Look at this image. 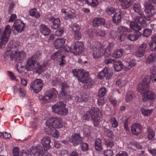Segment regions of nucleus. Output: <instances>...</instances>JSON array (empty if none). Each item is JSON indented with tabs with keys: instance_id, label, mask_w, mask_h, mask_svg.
I'll use <instances>...</instances> for the list:
<instances>
[{
	"instance_id": "f257e3e1",
	"label": "nucleus",
	"mask_w": 156,
	"mask_h": 156,
	"mask_svg": "<svg viewBox=\"0 0 156 156\" xmlns=\"http://www.w3.org/2000/svg\"><path fill=\"white\" fill-rule=\"evenodd\" d=\"M133 8L135 12L143 17H144L147 21L150 20V17L154 15L156 13L155 6L148 3H146L145 4L144 11L146 16L144 14L139 3H135L133 5Z\"/></svg>"
},
{
	"instance_id": "f03ea898",
	"label": "nucleus",
	"mask_w": 156,
	"mask_h": 156,
	"mask_svg": "<svg viewBox=\"0 0 156 156\" xmlns=\"http://www.w3.org/2000/svg\"><path fill=\"white\" fill-rule=\"evenodd\" d=\"M151 74V77L149 76H146L143 80L142 82L139 83L138 87V91L142 93L143 91L147 90L149 87V84L151 80L153 82L156 81V65L154 64L150 69Z\"/></svg>"
},
{
	"instance_id": "7ed1b4c3",
	"label": "nucleus",
	"mask_w": 156,
	"mask_h": 156,
	"mask_svg": "<svg viewBox=\"0 0 156 156\" xmlns=\"http://www.w3.org/2000/svg\"><path fill=\"white\" fill-rule=\"evenodd\" d=\"M99 112V109L98 108L92 107L83 115V118L85 120L91 119L93 122L94 126H98L99 125L100 119Z\"/></svg>"
},
{
	"instance_id": "20e7f679",
	"label": "nucleus",
	"mask_w": 156,
	"mask_h": 156,
	"mask_svg": "<svg viewBox=\"0 0 156 156\" xmlns=\"http://www.w3.org/2000/svg\"><path fill=\"white\" fill-rule=\"evenodd\" d=\"M5 54L9 56L11 60L16 62H19L26 57V54L23 51H18V50H14L13 48L9 47L7 48Z\"/></svg>"
},
{
	"instance_id": "39448f33",
	"label": "nucleus",
	"mask_w": 156,
	"mask_h": 156,
	"mask_svg": "<svg viewBox=\"0 0 156 156\" xmlns=\"http://www.w3.org/2000/svg\"><path fill=\"white\" fill-rule=\"evenodd\" d=\"M58 94V91L55 88H52L46 91L44 96L39 95L38 98L40 100L43 101L45 103H48L56 97Z\"/></svg>"
},
{
	"instance_id": "423d86ee",
	"label": "nucleus",
	"mask_w": 156,
	"mask_h": 156,
	"mask_svg": "<svg viewBox=\"0 0 156 156\" xmlns=\"http://www.w3.org/2000/svg\"><path fill=\"white\" fill-rule=\"evenodd\" d=\"M44 150L41 145H38L36 147H31L28 150V152L31 156H50L48 152Z\"/></svg>"
},
{
	"instance_id": "0eeeda50",
	"label": "nucleus",
	"mask_w": 156,
	"mask_h": 156,
	"mask_svg": "<svg viewBox=\"0 0 156 156\" xmlns=\"http://www.w3.org/2000/svg\"><path fill=\"white\" fill-rule=\"evenodd\" d=\"M66 106L65 104L63 102H57L52 106V111L58 115H65L68 112V109L66 108Z\"/></svg>"
},
{
	"instance_id": "6e6552de",
	"label": "nucleus",
	"mask_w": 156,
	"mask_h": 156,
	"mask_svg": "<svg viewBox=\"0 0 156 156\" xmlns=\"http://www.w3.org/2000/svg\"><path fill=\"white\" fill-rule=\"evenodd\" d=\"M46 126L50 129V130L52 128H60L63 126L62 119L59 117H52L48 119L46 122Z\"/></svg>"
},
{
	"instance_id": "1a4fd4ad",
	"label": "nucleus",
	"mask_w": 156,
	"mask_h": 156,
	"mask_svg": "<svg viewBox=\"0 0 156 156\" xmlns=\"http://www.w3.org/2000/svg\"><path fill=\"white\" fill-rule=\"evenodd\" d=\"M83 50V43L80 41H77L72 45L70 48H69L67 51L73 53L74 54H80Z\"/></svg>"
},
{
	"instance_id": "9d476101",
	"label": "nucleus",
	"mask_w": 156,
	"mask_h": 156,
	"mask_svg": "<svg viewBox=\"0 0 156 156\" xmlns=\"http://www.w3.org/2000/svg\"><path fill=\"white\" fill-rule=\"evenodd\" d=\"M72 35L75 39L80 40L81 37L80 30L81 27L76 23L72 24L70 27Z\"/></svg>"
},
{
	"instance_id": "9b49d317",
	"label": "nucleus",
	"mask_w": 156,
	"mask_h": 156,
	"mask_svg": "<svg viewBox=\"0 0 156 156\" xmlns=\"http://www.w3.org/2000/svg\"><path fill=\"white\" fill-rule=\"evenodd\" d=\"M11 26L9 25H7L5 27L4 30L1 35V40L0 42L1 44H4L7 42L11 32Z\"/></svg>"
},
{
	"instance_id": "f8f14e48",
	"label": "nucleus",
	"mask_w": 156,
	"mask_h": 156,
	"mask_svg": "<svg viewBox=\"0 0 156 156\" xmlns=\"http://www.w3.org/2000/svg\"><path fill=\"white\" fill-rule=\"evenodd\" d=\"M43 85V82L41 79H36L33 81L30 85V87L36 93H38L41 89Z\"/></svg>"
},
{
	"instance_id": "ddd939ff",
	"label": "nucleus",
	"mask_w": 156,
	"mask_h": 156,
	"mask_svg": "<svg viewBox=\"0 0 156 156\" xmlns=\"http://www.w3.org/2000/svg\"><path fill=\"white\" fill-rule=\"evenodd\" d=\"M112 70L109 68H105L98 75V79L102 80L105 78L106 80H109L112 76Z\"/></svg>"
},
{
	"instance_id": "4468645a",
	"label": "nucleus",
	"mask_w": 156,
	"mask_h": 156,
	"mask_svg": "<svg viewBox=\"0 0 156 156\" xmlns=\"http://www.w3.org/2000/svg\"><path fill=\"white\" fill-rule=\"evenodd\" d=\"M37 61L36 59L30 57L27 61L25 66V69L28 71H31L36 68L35 64Z\"/></svg>"
},
{
	"instance_id": "2eb2a0df",
	"label": "nucleus",
	"mask_w": 156,
	"mask_h": 156,
	"mask_svg": "<svg viewBox=\"0 0 156 156\" xmlns=\"http://www.w3.org/2000/svg\"><path fill=\"white\" fill-rule=\"evenodd\" d=\"M104 55H105V52L103 47L100 46L94 48L93 56L94 58H98Z\"/></svg>"
},
{
	"instance_id": "dca6fc26",
	"label": "nucleus",
	"mask_w": 156,
	"mask_h": 156,
	"mask_svg": "<svg viewBox=\"0 0 156 156\" xmlns=\"http://www.w3.org/2000/svg\"><path fill=\"white\" fill-rule=\"evenodd\" d=\"M155 95L154 93L151 90H148L144 92L142 96V100L145 102L147 100H153L155 98Z\"/></svg>"
},
{
	"instance_id": "f3484780",
	"label": "nucleus",
	"mask_w": 156,
	"mask_h": 156,
	"mask_svg": "<svg viewBox=\"0 0 156 156\" xmlns=\"http://www.w3.org/2000/svg\"><path fill=\"white\" fill-rule=\"evenodd\" d=\"M71 142L73 145L76 146L82 143V138L80 137V135L78 133H75L73 135L71 139Z\"/></svg>"
},
{
	"instance_id": "a211bd4d",
	"label": "nucleus",
	"mask_w": 156,
	"mask_h": 156,
	"mask_svg": "<svg viewBox=\"0 0 156 156\" xmlns=\"http://www.w3.org/2000/svg\"><path fill=\"white\" fill-rule=\"evenodd\" d=\"M24 23L20 19H18L15 22L13 27L18 32H21L23 30Z\"/></svg>"
},
{
	"instance_id": "6ab92c4d",
	"label": "nucleus",
	"mask_w": 156,
	"mask_h": 156,
	"mask_svg": "<svg viewBox=\"0 0 156 156\" xmlns=\"http://www.w3.org/2000/svg\"><path fill=\"white\" fill-rule=\"evenodd\" d=\"M41 143L44 150H48L51 148L50 145L51 139L50 137L46 136L41 140Z\"/></svg>"
},
{
	"instance_id": "aec40b11",
	"label": "nucleus",
	"mask_w": 156,
	"mask_h": 156,
	"mask_svg": "<svg viewBox=\"0 0 156 156\" xmlns=\"http://www.w3.org/2000/svg\"><path fill=\"white\" fill-rule=\"evenodd\" d=\"M147 47L146 43L142 44L138 48L135 53L137 57H141L144 54L145 50Z\"/></svg>"
},
{
	"instance_id": "412c9836",
	"label": "nucleus",
	"mask_w": 156,
	"mask_h": 156,
	"mask_svg": "<svg viewBox=\"0 0 156 156\" xmlns=\"http://www.w3.org/2000/svg\"><path fill=\"white\" fill-rule=\"evenodd\" d=\"M132 133L135 135H138L141 132L142 126L139 123L133 124L131 126Z\"/></svg>"
},
{
	"instance_id": "4be33fe9",
	"label": "nucleus",
	"mask_w": 156,
	"mask_h": 156,
	"mask_svg": "<svg viewBox=\"0 0 156 156\" xmlns=\"http://www.w3.org/2000/svg\"><path fill=\"white\" fill-rule=\"evenodd\" d=\"M141 35V33L140 31H135L133 33L129 34L127 37L131 41H135L139 38Z\"/></svg>"
},
{
	"instance_id": "5701e85b",
	"label": "nucleus",
	"mask_w": 156,
	"mask_h": 156,
	"mask_svg": "<svg viewBox=\"0 0 156 156\" xmlns=\"http://www.w3.org/2000/svg\"><path fill=\"white\" fill-rule=\"evenodd\" d=\"M50 29L45 25L41 24L39 26V31L43 35L47 36L51 32Z\"/></svg>"
},
{
	"instance_id": "b1692460",
	"label": "nucleus",
	"mask_w": 156,
	"mask_h": 156,
	"mask_svg": "<svg viewBox=\"0 0 156 156\" xmlns=\"http://www.w3.org/2000/svg\"><path fill=\"white\" fill-rule=\"evenodd\" d=\"M93 25L95 27H99L105 24V20L102 18L98 17L94 19L93 22Z\"/></svg>"
},
{
	"instance_id": "393cba45",
	"label": "nucleus",
	"mask_w": 156,
	"mask_h": 156,
	"mask_svg": "<svg viewBox=\"0 0 156 156\" xmlns=\"http://www.w3.org/2000/svg\"><path fill=\"white\" fill-rule=\"evenodd\" d=\"M122 15V12L120 11L118 12H116L112 18L113 22L116 24H118L119 23L121 22Z\"/></svg>"
},
{
	"instance_id": "a878e982",
	"label": "nucleus",
	"mask_w": 156,
	"mask_h": 156,
	"mask_svg": "<svg viewBox=\"0 0 156 156\" xmlns=\"http://www.w3.org/2000/svg\"><path fill=\"white\" fill-rule=\"evenodd\" d=\"M113 64L114 68L116 71H119L123 69L126 70V68L125 67V65H123L122 62L120 60L117 61L115 60Z\"/></svg>"
},
{
	"instance_id": "bb28decb",
	"label": "nucleus",
	"mask_w": 156,
	"mask_h": 156,
	"mask_svg": "<svg viewBox=\"0 0 156 156\" xmlns=\"http://www.w3.org/2000/svg\"><path fill=\"white\" fill-rule=\"evenodd\" d=\"M144 17H140L139 16H137L134 18V21L136 23L140 24V26L142 27H144L146 25L145 21L144 19Z\"/></svg>"
},
{
	"instance_id": "cd10ccee",
	"label": "nucleus",
	"mask_w": 156,
	"mask_h": 156,
	"mask_svg": "<svg viewBox=\"0 0 156 156\" xmlns=\"http://www.w3.org/2000/svg\"><path fill=\"white\" fill-rule=\"evenodd\" d=\"M65 42V40L63 38H58L54 41V45L55 48L58 49L63 45Z\"/></svg>"
},
{
	"instance_id": "c85d7f7f",
	"label": "nucleus",
	"mask_w": 156,
	"mask_h": 156,
	"mask_svg": "<svg viewBox=\"0 0 156 156\" xmlns=\"http://www.w3.org/2000/svg\"><path fill=\"white\" fill-rule=\"evenodd\" d=\"M149 46L151 50L152 51H153L156 49V35L155 34L152 36L151 40L149 43Z\"/></svg>"
},
{
	"instance_id": "c756f323",
	"label": "nucleus",
	"mask_w": 156,
	"mask_h": 156,
	"mask_svg": "<svg viewBox=\"0 0 156 156\" xmlns=\"http://www.w3.org/2000/svg\"><path fill=\"white\" fill-rule=\"evenodd\" d=\"M113 44L112 43H109L108 44L106 48L105 49V55L106 57H109L111 55L112 50L113 47Z\"/></svg>"
},
{
	"instance_id": "7c9ffc66",
	"label": "nucleus",
	"mask_w": 156,
	"mask_h": 156,
	"mask_svg": "<svg viewBox=\"0 0 156 156\" xmlns=\"http://www.w3.org/2000/svg\"><path fill=\"white\" fill-rule=\"evenodd\" d=\"M101 141L99 138L96 139L94 141V146L96 150L100 151L103 150V147L101 144Z\"/></svg>"
},
{
	"instance_id": "2f4dec72",
	"label": "nucleus",
	"mask_w": 156,
	"mask_h": 156,
	"mask_svg": "<svg viewBox=\"0 0 156 156\" xmlns=\"http://www.w3.org/2000/svg\"><path fill=\"white\" fill-rule=\"evenodd\" d=\"M127 82V80L124 77H122L116 81V84L119 86L124 87L125 86Z\"/></svg>"
},
{
	"instance_id": "473e14b6",
	"label": "nucleus",
	"mask_w": 156,
	"mask_h": 156,
	"mask_svg": "<svg viewBox=\"0 0 156 156\" xmlns=\"http://www.w3.org/2000/svg\"><path fill=\"white\" fill-rule=\"evenodd\" d=\"M136 62L134 59H131L129 62L126 63V64L125 65V67L126 68V70H129L131 69L132 67L135 66L136 64Z\"/></svg>"
},
{
	"instance_id": "72a5a7b5",
	"label": "nucleus",
	"mask_w": 156,
	"mask_h": 156,
	"mask_svg": "<svg viewBox=\"0 0 156 156\" xmlns=\"http://www.w3.org/2000/svg\"><path fill=\"white\" fill-rule=\"evenodd\" d=\"M140 25L136 23H135L134 22L132 21L130 24V28L135 31H139L141 30Z\"/></svg>"
},
{
	"instance_id": "f704fd0d",
	"label": "nucleus",
	"mask_w": 156,
	"mask_h": 156,
	"mask_svg": "<svg viewBox=\"0 0 156 156\" xmlns=\"http://www.w3.org/2000/svg\"><path fill=\"white\" fill-rule=\"evenodd\" d=\"M120 2H122L124 5V9H127L131 6L133 2V0H119Z\"/></svg>"
},
{
	"instance_id": "c9c22d12",
	"label": "nucleus",
	"mask_w": 156,
	"mask_h": 156,
	"mask_svg": "<svg viewBox=\"0 0 156 156\" xmlns=\"http://www.w3.org/2000/svg\"><path fill=\"white\" fill-rule=\"evenodd\" d=\"M53 23L51 27L53 29H56L58 28L59 25L60 24V21L59 19L58 18H56L52 22Z\"/></svg>"
},
{
	"instance_id": "e433bc0d",
	"label": "nucleus",
	"mask_w": 156,
	"mask_h": 156,
	"mask_svg": "<svg viewBox=\"0 0 156 156\" xmlns=\"http://www.w3.org/2000/svg\"><path fill=\"white\" fill-rule=\"evenodd\" d=\"M156 59V55L155 53H153L149 55L146 60L147 63L150 64L153 62Z\"/></svg>"
},
{
	"instance_id": "4c0bfd02",
	"label": "nucleus",
	"mask_w": 156,
	"mask_h": 156,
	"mask_svg": "<svg viewBox=\"0 0 156 156\" xmlns=\"http://www.w3.org/2000/svg\"><path fill=\"white\" fill-rule=\"evenodd\" d=\"M66 91L61 90L58 95V98L60 99H63L64 100L69 99V96L66 92Z\"/></svg>"
},
{
	"instance_id": "58836bf2",
	"label": "nucleus",
	"mask_w": 156,
	"mask_h": 156,
	"mask_svg": "<svg viewBox=\"0 0 156 156\" xmlns=\"http://www.w3.org/2000/svg\"><path fill=\"white\" fill-rule=\"evenodd\" d=\"M85 82L83 83L84 84L85 86H87V88H90L93 84V80L89 76L85 80Z\"/></svg>"
},
{
	"instance_id": "ea45409f",
	"label": "nucleus",
	"mask_w": 156,
	"mask_h": 156,
	"mask_svg": "<svg viewBox=\"0 0 156 156\" xmlns=\"http://www.w3.org/2000/svg\"><path fill=\"white\" fill-rule=\"evenodd\" d=\"M61 57V51L59 50L52 55L51 58L55 61H57L58 58H60Z\"/></svg>"
},
{
	"instance_id": "a19ab883",
	"label": "nucleus",
	"mask_w": 156,
	"mask_h": 156,
	"mask_svg": "<svg viewBox=\"0 0 156 156\" xmlns=\"http://www.w3.org/2000/svg\"><path fill=\"white\" fill-rule=\"evenodd\" d=\"M83 72L82 69L77 70L74 69L72 71V73L74 76L77 77L78 79L80 77V76L83 74Z\"/></svg>"
},
{
	"instance_id": "79ce46f5",
	"label": "nucleus",
	"mask_w": 156,
	"mask_h": 156,
	"mask_svg": "<svg viewBox=\"0 0 156 156\" xmlns=\"http://www.w3.org/2000/svg\"><path fill=\"white\" fill-rule=\"evenodd\" d=\"M37 9L36 8L31 9L29 11V14L30 16H34L36 18H38L40 16V15L38 12H36Z\"/></svg>"
},
{
	"instance_id": "37998d69",
	"label": "nucleus",
	"mask_w": 156,
	"mask_h": 156,
	"mask_svg": "<svg viewBox=\"0 0 156 156\" xmlns=\"http://www.w3.org/2000/svg\"><path fill=\"white\" fill-rule=\"evenodd\" d=\"M123 53V49L118 50L113 53L112 56L115 58H119L122 56Z\"/></svg>"
},
{
	"instance_id": "c03bdc74",
	"label": "nucleus",
	"mask_w": 156,
	"mask_h": 156,
	"mask_svg": "<svg viewBox=\"0 0 156 156\" xmlns=\"http://www.w3.org/2000/svg\"><path fill=\"white\" fill-rule=\"evenodd\" d=\"M88 76V74L87 73L83 72V74L81 75L78 79L79 81L82 83L85 82V80Z\"/></svg>"
},
{
	"instance_id": "a18cd8bd",
	"label": "nucleus",
	"mask_w": 156,
	"mask_h": 156,
	"mask_svg": "<svg viewBox=\"0 0 156 156\" xmlns=\"http://www.w3.org/2000/svg\"><path fill=\"white\" fill-rule=\"evenodd\" d=\"M86 1L87 4L93 7L96 6L98 4L97 0H86Z\"/></svg>"
},
{
	"instance_id": "49530a36",
	"label": "nucleus",
	"mask_w": 156,
	"mask_h": 156,
	"mask_svg": "<svg viewBox=\"0 0 156 156\" xmlns=\"http://www.w3.org/2000/svg\"><path fill=\"white\" fill-rule=\"evenodd\" d=\"M112 126L116 128L119 126V123L115 117H112L109 120Z\"/></svg>"
},
{
	"instance_id": "de8ad7c7",
	"label": "nucleus",
	"mask_w": 156,
	"mask_h": 156,
	"mask_svg": "<svg viewBox=\"0 0 156 156\" xmlns=\"http://www.w3.org/2000/svg\"><path fill=\"white\" fill-rule=\"evenodd\" d=\"M107 92V90L105 88H101L98 92V96L99 97L102 98L104 96Z\"/></svg>"
},
{
	"instance_id": "09e8293b",
	"label": "nucleus",
	"mask_w": 156,
	"mask_h": 156,
	"mask_svg": "<svg viewBox=\"0 0 156 156\" xmlns=\"http://www.w3.org/2000/svg\"><path fill=\"white\" fill-rule=\"evenodd\" d=\"M152 33V30L149 28H146L143 30L142 35L146 37L150 36Z\"/></svg>"
},
{
	"instance_id": "8fccbe9b",
	"label": "nucleus",
	"mask_w": 156,
	"mask_h": 156,
	"mask_svg": "<svg viewBox=\"0 0 156 156\" xmlns=\"http://www.w3.org/2000/svg\"><path fill=\"white\" fill-rule=\"evenodd\" d=\"M142 114L145 116H148L152 113V110L142 108L141 109Z\"/></svg>"
},
{
	"instance_id": "3c124183",
	"label": "nucleus",
	"mask_w": 156,
	"mask_h": 156,
	"mask_svg": "<svg viewBox=\"0 0 156 156\" xmlns=\"http://www.w3.org/2000/svg\"><path fill=\"white\" fill-rule=\"evenodd\" d=\"M42 52L39 51H37L33 55L31 56L32 58H34L35 59H36V61L39 60L41 58Z\"/></svg>"
},
{
	"instance_id": "603ef678",
	"label": "nucleus",
	"mask_w": 156,
	"mask_h": 156,
	"mask_svg": "<svg viewBox=\"0 0 156 156\" xmlns=\"http://www.w3.org/2000/svg\"><path fill=\"white\" fill-rule=\"evenodd\" d=\"M86 33L87 34L88 36L90 38L93 37L96 35L95 31L91 29H90L86 31Z\"/></svg>"
},
{
	"instance_id": "864d4df0",
	"label": "nucleus",
	"mask_w": 156,
	"mask_h": 156,
	"mask_svg": "<svg viewBox=\"0 0 156 156\" xmlns=\"http://www.w3.org/2000/svg\"><path fill=\"white\" fill-rule=\"evenodd\" d=\"M115 11V9L111 6H108L106 9V13L109 15L113 14Z\"/></svg>"
},
{
	"instance_id": "5fc2aeb1",
	"label": "nucleus",
	"mask_w": 156,
	"mask_h": 156,
	"mask_svg": "<svg viewBox=\"0 0 156 156\" xmlns=\"http://www.w3.org/2000/svg\"><path fill=\"white\" fill-rule=\"evenodd\" d=\"M130 29L126 27L123 26H121L119 27L117 29V32L120 33L123 32H129Z\"/></svg>"
},
{
	"instance_id": "6e6d98bb",
	"label": "nucleus",
	"mask_w": 156,
	"mask_h": 156,
	"mask_svg": "<svg viewBox=\"0 0 156 156\" xmlns=\"http://www.w3.org/2000/svg\"><path fill=\"white\" fill-rule=\"evenodd\" d=\"M105 144L108 147L110 148H111L114 146V144L112 141H111L107 139L105 140Z\"/></svg>"
},
{
	"instance_id": "4d7b16f0",
	"label": "nucleus",
	"mask_w": 156,
	"mask_h": 156,
	"mask_svg": "<svg viewBox=\"0 0 156 156\" xmlns=\"http://www.w3.org/2000/svg\"><path fill=\"white\" fill-rule=\"evenodd\" d=\"M66 16H66L64 17V19L65 20H68V18L70 19H73L76 18L74 14L72 12H70L67 14Z\"/></svg>"
},
{
	"instance_id": "13d9d810",
	"label": "nucleus",
	"mask_w": 156,
	"mask_h": 156,
	"mask_svg": "<svg viewBox=\"0 0 156 156\" xmlns=\"http://www.w3.org/2000/svg\"><path fill=\"white\" fill-rule=\"evenodd\" d=\"M90 133L91 131L88 127H86L84 128L83 134L85 136H89Z\"/></svg>"
},
{
	"instance_id": "bf43d9fd",
	"label": "nucleus",
	"mask_w": 156,
	"mask_h": 156,
	"mask_svg": "<svg viewBox=\"0 0 156 156\" xmlns=\"http://www.w3.org/2000/svg\"><path fill=\"white\" fill-rule=\"evenodd\" d=\"M81 144V148L82 151H87L89 148L88 144L86 143Z\"/></svg>"
},
{
	"instance_id": "052dcab7",
	"label": "nucleus",
	"mask_w": 156,
	"mask_h": 156,
	"mask_svg": "<svg viewBox=\"0 0 156 156\" xmlns=\"http://www.w3.org/2000/svg\"><path fill=\"white\" fill-rule=\"evenodd\" d=\"M118 33L115 30L112 31L110 34V37L114 40L115 39L118 35Z\"/></svg>"
},
{
	"instance_id": "680f3d73",
	"label": "nucleus",
	"mask_w": 156,
	"mask_h": 156,
	"mask_svg": "<svg viewBox=\"0 0 156 156\" xmlns=\"http://www.w3.org/2000/svg\"><path fill=\"white\" fill-rule=\"evenodd\" d=\"M106 33V32L105 31L101 30H98L97 31V34L101 37L105 36Z\"/></svg>"
},
{
	"instance_id": "e2e57ef3",
	"label": "nucleus",
	"mask_w": 156,
	"mask_h": 156,
	"mask_svg": "<svg viewBox=\"0 0 156 156\" xmlns=\"http://www.w3.org/2000/svg\"><path fill=\"white\" fill-rule=\"evenodd\" d=\"M69 87V86L66 83H62L61 90L67 92L68 91Z\"/></svg>"
},
{
	"instance_id": "0e129e2a",
	"label": "nucleus",
	"mask_w": 156,
	"mask_h": 156,
	"mask_svg": "<svg viewBox=\"0 0 156 156\" xmlns=\"http://www.w3.org/2000/svg\"><path fill=\"white\" fill-rule=\"evenodd\" d=\"M64 32L63 28H59L55 32V35L58 36H61Z\"/></svg>"
},
{
	"instance_id": "69168bd1",
	"label": "nucleus",
	"mask_w": 156,
	"mask_h": 156,
	"mask_svg": "<svg viewBox=\"0 0 156 156\" xmlns=\"http://www.w3.org/2000/svg\"><path fill=\"white\" fill-rule=\"evenodd\" d=\"M104 154L106 156H112L113 154L112 151L110 150H107L104 151Z\"/></svg>"
},
{
	"instance_id": "338daca9",
	"label": "nucleus",
	"mask_w": 156,
	"mask_h": 156,
	"mask_svg": "<svg viewBox=\"0 0 156 156\" xmlns=\"http://www.w3.org/2000/svg\"><path fill=\"white\" fill-rule=\"evenodd\" d=\"M131 144L132 146L135 147L138 150H141L143 148L142 146L138 143L132 142Z\"/></svg>"
},
{
	"instance_id": "774afa93",
	"label": "nucleus",
	"mask_w": 156,
	"mask_h": 156,
	"mask_svg": "<svg viewBox=\"0 0 156 156\" xmlns=\"http://www.w3.org/2000/svg\"><path fill=\"white\" fill-rule=\"evenodd\" d=\"M128 153L125 151H120L117 154L116 156H128Z\"/></svg>"
}]
</instances>
